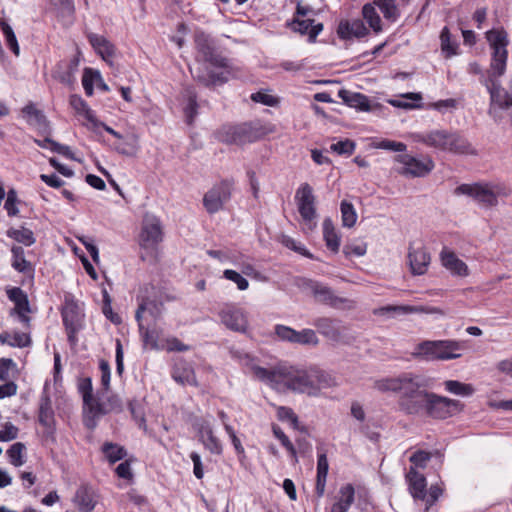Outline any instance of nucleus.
I'll use <instances>...</instances> for the list:
<instances>
[{"mask_svg":"<svg viewBox=\"0 0 512 512\" xmlns=\"http://www.w3.org/2000/svg\"><path fill=\"white\" fill-rule=\"evenodd\" d=\"M373 387L382 392L400 393L398 407L406 415H426L444 420L463 410L464 404L428 391V380L413 373L385 377L374 381Z\"/></svg>","mask_w":512,"mask_h":512,"instance_id":"f257e3e1","label":"nucleus"},{"mask_svg":"<svg viewBox=\"0 0 512 512\" xmlns=\"http://www.w3.org/2000/svg\"><path fill=\"white\" fill-rule=\"evenodd\" d=\"M486 39L491 49V63L484 84L490 93L489 113L492 114L496 106L501 109L512 107V77L510 80L511 93H509L500 86L497 80L506 71L507 46L509 44L507 32L503 28L491 29L486 32Z\"/></svg>","mask_w":512,"mask_h":512,"instance_id":"f03ea898","label":"nucleus"},{"mask_svg":"<svg viewBox=\"0 0 512 512\" xmlns=\"http://www.w3.org/2000/svg\"><path fill=\"white\" fill-rule=\"evenodd\" d=\"M281 373V386L309 396H316L321 389L328 388L334 384V380L329 374L316 367L298 369L293 366L284 365V370Z\"/></svg>","mask_w":512,"mask_h":512,"instance_id":"7ed1b4c3","label":"nucleus"},{"mask_svg":"<svg viewBox=\"0 0 512 512\" xmlns=\"http://www.w3.org/2000/svg\"><path fill=\"white\" fill-rule=\"evenodd\" d=\"M273 132L270 124L259 119L239 124H226L219 128L216 138L225 144L243 145L255 142Z\"/></svg>","mask_w":512,"mask_h":512,"instance_id":"20e7f679","label":"nucleus"},{"mask_svg":"<svg viewBox=\"0 0 512 512\" xmlns=\"http://www.w3.org/2000/svg\"><path fill=\"white\" fill-rule=\"evenodd\" d=\"M465 349L466 343L457 340H426L417 346L418 354L430 361L458 359Z\"/></svg>","mask_w":512,"mask_h":512,"instance_id":"39448f33","label":"nucleus"},{"mask_svg":"<svg viewBox=\"0 0 512 512\" xmlns=\"http://www.w3.org/2000/svg\"><path fill=\"white\" fill-rule=\"evenodd\" d=\"M61 316L67 332L68 341L70 344L75 345L77 343L76 335L83 326L84 314L72 295L65 296Z\"/></svg>","mask_w":512,"mask_h":512,"instance_id":"423d86ee","label":"nucleus"},{"mask_svg":"<svg viewBox=\"0 0 512 512\" xmlns=\"http://www.w3.org/2000/svg\"><path fill=\"white\" fill-rule=\"evenodd\" d=\"M394 160L401 164L398 173L410 178L425 177L435 166L430 158L419 159L409 154L396 155Z\"/></svg>","mask_w":512,"mask_h":512,"instance_id":"0eeeda50","label":"nucleus"},{"mask_svg":"<svg viewBox=\"0 0 512 512\" xmlns=\"http://www.w3.org/2000/svg\"><path fill=\"white\" fill-rule=\"evenodd\" d=\"M233 183L229 180L214 185L203 197V205L209 214L220 211L231 198Z\"/></svg>","mask_w":512,"mask_h":512,"instance_id":"6e6552de","label":"nucleus"},{"mask_svg":"<svg viewBox=\"0 0 512 512\" xmlns=\"http://www.w3.org/2000/svg\"><path fill=\"white\" fill-rule=\"evenodd\" d=\"M454 194L471 197L485 207H494L498 204L492 193L491 183L461 184L455 188Z\"/></svg>","mask_w":512,"mask_h":512,"instance_id":"1a4fd4ad","label":"nucleus"},{"mask_svg":"<svg viewBox=\"0 0 512 512\" xmlns=\"http://www.w3.org/2000/svg\"><path fill=\"white\" fill-rule=\"evenodd\" d=\"M295 199L303 221L312 229L315 227L313 221L316 218L315 196L312 187L308 183L302 184L296 191Z\"/></svg>","mask_w":512,"mask_h":512,"instance_id":"9d476101","label":"nucleus"},{"mask_svg":"<svg viewBox=\"0 0 512 512\" xmlns=\"http://www.w3.org/2000/svg\"><path fill=\"white\" fill-rule=\"evenodd\" d=\"M7 296L14 303L9 315L16 317L26 329H29L31 317L28 314L31 312V308L27 294L21 288L13 287L7 290Z\"/></svg>","mask_w":512,"mask_h":512,"instance_id":"9b49d317","label":"nucleus"},{"mask_svg":"<svg viewBox=\"0 0 512 512\" xmlns=\"http://www.w3.org/2000/svg\"><path fill=\"white\" fill-rule=\"evenodd\" d=\"M195 47L198 55L204 62L210 63L215 67L229 68V60L215 52L213 42L208 35L198 33L195 36Z\"/></svg>","mask_w":512,"mask_h":512,"instance_id":"f8f14e48","label":"nucleus"},{"mask_svg":"<svg viewBox=\"0 0 512 512\" xmlns=\"http://www.w3.org/2000/svg\"><path fill=\"white\" fill-rule=\"evenodd\" d=\"M140 246L153 248L162 241L163 233L159 218L152 214H145L140 233Z\"/></svg>","mask_w":512,"mask_h":512,"instance_id":"ddd939ff","label":"nucleus"},{"mask_svg":"<svg viewBox=\"0 0 512 512\" xmlns=\"http://www.w3.org/2000/svg\"><path fill=\"white\" fill-rule=\"evenodd\" d=\"M412 313H425L437 314L443 316L445 313L439 307L434 306H410V305H387L374 309L373 314L379 316H387L394 318L399 315L412 314Z\"/></svg>","mask_w":512,"mask_h":512,"instance_id":"4468645a","label":"nucleus"},{"mask_svg":"<svg viewBox=\"0 0 512 512\" xmlns=\"http://www.w3.org/2000/svg\"><path fill=\"white\" fill-rule=\"evenodd\" d=\"M219 317L228 329L236 332H245L248 327L247 316L244 311L234 305H226L219 312Z\"/></svg>","mask_w":512,"mask_h":512,"instance_id":"2eb2a0df","label":"nucleus"},{"mask_svg":"<svg viewBox=\"0 0 512 512\" xmlns=\"http://www.w3.org/2000/svg\"><path fill=\"white\" fill-rule=\"evenodd\" d=\"M313 324L320 334L335 342L341 341L346 331L341 321L334 318L320 317Z\"/></svg>","mask_w":512,"mask_h":512,"instance_id":"dca6fc26","label":"nucleus"},{"mask_svg":"<svg viewBox=\"0 0 512 512\" xmlns=\"http://www.w3.org/2000/svg\"><path fill=\"white\" fill-rule=\"evenodd\" d=\"M88 40L96 53L110 66L113 65V58L116 53L115 46L104 36L90 33Z\"/></svg>","mask_w":512,"mask_h":512,"instance_id":"f3484780","label":"nucleus"},{"mask_svg":"<svg viewBox=\"0 0 512 512\" xmlns=\"http://www.w3.org/2000/svg\"><path fill=\"white\" fill-rule=\"evenodd\" d=\"M408 259L412 274L423 275L426 273L430 264V255L423 247L416 249L410 247Z\"/></svg>","mask_w":512,"mask_h":512,"instance_id":"a211bd4d","label":"nucleus"},{"mask_svg":"<svg viewBox=\"0 0 512 512\" xmlns=\"http://www.w3.org/2000/svg\"><path fill=\"white\" fill-rule=\"evenodd\" d=\"M289 27L301 35L307 34L310 42H314L318 34L323 30L322 23H314L313 19H304L295 17L289 24Z\"/></svg>","mask_w":512,"mask_h":512,"instance_id":"6ab92c4d","label":"nucleus"},{"mask_svg":"<svg viewBox=\"0 0 512 512\" xmlns=\"http://www.w3.org/2000/svg\"><path fill=\"white\" fill-rule=\"evenodd\" d=\"M199 437L204 446L213 454H221L222 445L219 439L214 435L212 426L207 421L197 423Z\"/></svg>","mask_w":512,"mask_h":512,"instance_id":"aec40b11","label":"nucleus"},{"mask_svg":"<svg viewBox=\"0 0 512 512\" xmlns=\"http://www.w3.org/2000/svg\"><path fill=\"white\" fill-rule=\"evenodd\" d=\"M311 290L314 297L321 303L330 305L332 307H339L341 304L347 302V299L338 297L334 294L331 288L320 284L318 282H314L311 285Z\"/></svg>","mask_w":512,"mask_h":512,"instance_id":"412c9836","label":"nucleus"},{"mask_svg":"<svg viewBox=\"0 0 512 512\" xmlns=\"http://www.w3.org/2000/svg\"><path fill=\"white\" fill-rule=\"evenodd\" d=\"M406 479L409 483V491L414 499H426V478L414 467H410Z\"/></svg>","mask_w":512,"mask_h":512,"instance_id":"4be33fe9","label":"nucleus"},{"mask_svg":"<svg viewBox=\"0 0 512 512\" xmlns=\"http://www.w3.org/2000/svg\"><path fill=\"white\" fill-rule=\"evenodd\" d=\"M122 401L117 395H110L105 401L96 400L90 410V414L93 418H97L106 415L110 412H121Z\"/></svg>","mask_w":512,"mask_h":512,"instance_id":"5701e85b","label":"nucleus"},{"mask_svg":"<svg viewBox=\"0 0 512 512\" xmlns=\"http://www.w3.org/2000/svg\"><path fill=\"white\" fill-rule=\"evenodd\" d=\"M74 502L81 512H92L96 505L94 489L89 485H81L76 491Z\"/></svg>","mask_w":512,"mask_h":512,"instance_id":"b1692460","label":"nucleus"},{"mask_svg":"<svg viewBox=\"0 0 512 512\" xmlns=\"http://www.w3.org/2000/svg\"><path fill=\"white\" fill-rule=\"evenodd\" d=\"M191 72L194 79L206 87L224 84L228 81V70L217 73L214 71H208L207 69L203 71L201 68H197L195 71L191 69Z\"/></svg>","mask_w":512,"mask_h":512,"instance_id":"393cba45","label":"nucleus"},{"mask_svg":"<svg viewBox=\"0 0 512 512\" xmlns=\"http://www.w3.org/2000/svg\"><path fill=\"white\" fill-rule=\"evenodd\" d=\"M449 132L445 130H435L428 133L418 134L417 141L436 149L446 151Z\"/></svg>","mask_w":512,"mask_h":512,"instance_id":"a878e982","label":"nucleus"},{"mask_svg":"<svg viewBox=\"0 0 512 512\" xmlns=\"http://www.w3.org/2000/svg\"><path fill=\"white\" fill-rule=\"evenodd\" d=\"M284 365H279L274 369H266L260 366H254L252 368L254 376L264 382L269 383L271 386L277 388L282 384V373Z\"/></svg>","mask_w":512,"mask_h":512,"instance_id":"bb28decb","label":"nucleus"},{"mask_svg":"<svg viewBox=\"0 0 512 512\" xmlns=\"http://www.w3.org/2000/svg\"><path fill=\"white\" fill-rule=\"evenodd\" d=\"M441 261L443 266L454 275H468L467 265L461 259H459L454 252L443 249L441 252Z\"/></svg>","mask_w":512,"mask_h":512,"instance_id":"cd10ccee","label":"nucleus"},{"mask_svg":"<svg viewBox=\"0 0 512 512\" xmlns=\"http://www.w3.org/2000/svg\"><path fill=\"white\" fill-rule=\"evenodd\" d=\"M338 96L349 107L356 108L360 111L370 110L369 99L364 94L352 92L346 89H341L338 92Z\"/></svg>","mask_w":512,"mask_h":512,"instance_id":"c85d7f7f","label":"nucleus"},{"mask_svg":"<svg viewBox=\"0 0 512 512\" xmlns=\"http://www.w3.org/2000/svg\"><path fill=\"white\" fill-rule=\"evenodd\" d=\"M38 421L43 427L48 429L54 426L55 418L52 401L46 392H43L40 397Z\"/></svg>","mask_w":512,"mask_h":512,"instance_id":"c756f323","label":"nucleus"},{"mask_svg":"<svg viewBox=\"0 0 512 512\" xmlns=\"http://www.w3.org/2000/svg\"><path fill=\"white\" fill-rule=\"evenodd\" d=\"M0 343L10 347L25 348L31 345L32 340L28 333L7 331L0 333Z\"/></svg>","mask_w":512,"mask_h":512,"instance_id":"7c9ffc66","label":"nucleus"},{"mask_svg":"<svg viewBox=\"0 0 512 512\" xmlns=\"http://www.w3.org/2000/svg\"><path fill=\"white\" fill-rule=\"evenodd\" d=\"M329 464L325 453L318 455L317 475H316V494L320 498L324 495L326 479L328 475Z\"/></svg>","mask_w":512,"mask_h":512,"instance_id":"2f4dec72","label":"nucleus"},{"mask_svg":"<svg viewBox=\"0 0 512 512\" xmlns=\"http://www.w3.org/2000/svg\"><path fill=\"white\" fill-rule=\"evenodd\" d=\"M50 4L56 16L67 23H71L75 6L73 0H50Z\"/></svg>","mask_w":512,"mask_h":512,"instance_id":"473e14b6","label":"nucleus"},{"mask_svg":"<svg viewBox=\"0 0 512 512\" xmlns=\"http://www.w3.org/2000/svg\"><path fill=\"white\" fill-rule=\"evenodd\" d=\"M446 151L456 154H474V150L467 139L457 133H450L448 136Z\"/></svg>","mask_w":512,"mask_h":512,"instance_id":"72a5a7b5","label":"nucleus"},{"mask_svg":"<svg viewBox=\"0 0 512 512\" xmlns=\"http://www.w3.org/2000/svg\"><path fill=\"white\" fill-rule=\"evenodd\" d=\"M172 378L182 385H196L193 369L185 362L177 363L172 370Z\"/></svg>","mask_w":512,"mask_h":512,"instance_id":"f704fd0d","label":"nucleus"},{"mask_svg":"<svg viewBox=\"0 0 512 512\" xmlns=\"http://www.w3.org/2000/svg\"><path fill=\"white\" fill-rule=\"evenodd\" d=\"M120 142L116 143L114 148L115 150L124 156L134 157L139 150V141L138 136L135 134H129L127 136H122V139H119Z\"/></svg>","mask_w":512,"mask_h":512,"instance_id":"c9c22d12","label":"nucleus"},{"mask_svg":"<svg viewBox=\"0 0 512 512\" xmlns=\"http://www.w3.org/2000/svg\"><path fill=\"white\" fill-rule=\"evenodd\" d=\"M323 237L328 249L337 253L340 247V238L330 218H325L323 221Z\"/></svg>","mask_w":512,"mask_h":512,"instance_id":"e433bc0d","label":"nucleus"},{"mask_svg":"<svg viewBox=\"0 0 512 512\" xmlns=\"http://www.w3.org/2000/svg\"><path fill=\"white\" fill-rule=\"evenodd\" d=\"M69 103L76 113L83 115L93 126L98 125V120L96 119L94 112L80 96L71 95Z\"/></svg>","mask_w":512,"mask_h":512,"instance_id":"4c0bfd02","label":"nucleus"},{"mask_svg":"<svg viewBox=\"0 0 512 512\" xmlns=\"http://www.w3.org/2000/svg\"><path fill=\"white\" fill-rule=\"evenodd\" d=\"M184 97L187 99V104L184 107V114L186 116L187 123L191 125L197 115V94L193 88L188 87L184 91Z\"/></svg>","mask_w":512,"mask_h":512,"instance_id":"58836bf2","label":"nucleus"},{"mask_svg":"<svg viewBox=\"0 0 512 512\" xmlns=\"http://www.w3.org/2000/svg\"><path fill=\"white\" fill-rule=\"evenodd\" d=\"M78 390L82 395L84 406L87 407L90 412L91 407L97 400L93 396L92 379L90 377L81 378L78 382Z\"/></svg>","mask_w":512,"mask_h":512,"instance_id":"ea45409f","label":"nucleus"},{"mask_svg":"<svg viewBox=\"0 0 512 512\" xmlns=\"http://www.w3.org/2000/svg\"><path fill=\"white\" fill-rule=\"evenodd\" d=\"M7 236L26 246H31L35 243V237L32 230L25 227H21L19 229L10 228L7 231Z\"/></svg>","mask_w":512,"mask_h":512,"instance_id":"a19ab883","label":"nucleus"},{"mask_svg":"<svg viewBox=\"0 0 512 512\" xmlns=\"http://www.w3.org/2000/svg\"><path fill=\"white\" fill-rule=\"evenodd\" d=\"M446 391L459 396H471L475 389L471 384L462 383L457 380H447L444 382Z\"/></svg>","mask_w":512,"mask_h":512,"instance_id":"79ce46f5","label":"nucleus"},{"mask_svg":"<svg viewBox=\"0 0 512 512\" xmlns=\"http://www.w3.org/2000/svg\"><path fill=\"white\" fill-rule=\"evenodd\" d=\"M102 451L111 463H115L126 457L127 452L123 446L106 442L102 446Z\"/></svg>","mask_w":512,"mask_h":512,"instance_id":"37998d69","label":"nucleus"},{"mask_svg":"<svg viewBox=\"0 0 512 512\" xmlns=\"http://www.w3.org/2000/svg\"><path fill=\"white\" fill-rule=\"evenodd\" d=\"M13 255L12 266L18 272H27L31 269V264L25 259L24 249L21 246H12Z\"/></svg>","mask_w":512,"mask_h":512,"instance_id":"c03bdc74","label":"nucleus"},{"mask_svg":"<svg viewBox=\"0 0 512 512\" xmlns=\"http://www.w3.org/2000/svg\"><path fill=\"white\" fill-rule=\"evenodd\" d=\"M0 29L4 35L7 46L16 56H18L20 54V48L12 27L5 20H1Z\"/></svg>","mask_w":512,"mask_h":512,"instance_id":"a18cd8bd","label":"nucleus"},{"mask_svg":"<svg viewBox=\"0 0 512 512\" xmlns=\"http://www.w3.org/2000/svg\"><path fill=\"white\" fill-rule=\"evenodd\" d=\"M342 225L351 228L357 221V213L351 203L343 200L340 205Z\"/></svg>","mask_w":512,"mask_h":512,"instance_id":"49530a36","label":"nucleus"},{"mask_svg":"<svg viewBox=\"0 0 512 512\" xmlns=\"http://www.w3.org/2000/svg\"><path fill=\"white\" fill-rule=\"evenodd\" d=\"M152 306H154L152 301H143L142 303L139 304V306L136 310V314H135V318L138 322L139 331H140L141 335L143 336L145 342H147L148 339H150V336H149V330L147 328H145L142 323V314L145 311H149L152 314Z\"/></svg>","mask_w":512,"mask_h":512,"instance_id":"de8ad7c7","label":"nucleus"},{"mask_svg":"<svg viewBox=\"0 0 512 512\" xmlns=\"http://www.w3.org/2000/svg\"><path fill=\"white\" fill-rule=\"evenodd\" d=\"M364 19L369 26L375 31H381V19L376 9L371 4H365L362 9Z\"/></svg>","mask_w":512,"mask_h":512,"instance_id":"09e8293b","label":"nucleus"},{"mask_svg":"<svg viewBox=\"0 0 512 512\" xmlns=\"http://www.w3.org/2000/svg\"><path fill=\"white\" fill-rule=\"evenodd\" d=\"M23 113L29 118L33 119L34 123L40 128H47L48 122L43 112L36 108L32 103L23 108Z\"/></svg>","mask_w":512,"mask_h":512,"instance_id":"8fccbe9b","label":"nucleus"},{"mask_svg":"<svg viewBox=\"0 0 512 512\" xmlns=\"http://www.w3.org/2000/svg\"><path fill=\"white\" fill-rule=\"evenodd\" d=\"M25 449V445L21 442H16L10 446L7 450V455L12 465L19 467L24 464L23 452Z\"/></svg>","mask_w":512,"mask_h":512,"instance_id":"3c124183","label":"nucleus"},{"mask_svg":"<svg viewBox=\"0 0 512 512\" xmlns=\"http://www.w3.org/2000/svg\"><path fill=\"white\" fill-rule=\"evenodd\" d=\"M381 10L383 16L391 21H395L399 15L395 0H376L375 2Z\"/></svg>","mask_w":512,"mask_h":512,"instance_id":"603ef678","label":"nucleus"},{"mask_svg":"<svg viewBox=\"0 0 512 512\" xmlns=\"http://www.w3.org/2000/svg\"><path fill=\"white\" fill-rule=\"evenodd\" d=\"M277 418L280 421H289L292 427L296 430L303 431L304 428L299 427L298 416L294 413V411L290 407L279 406L277 407Z\"/></svg>","mask_w":512,"mask_h":512,"instance_id":"864d4df0","label":"nucleus"},{"mask_svg":"<svg viewBox=\"0 0 512 512\" xmlns=\"http://www.w3.org/2000/svg\"><path fill=\"white\" fill-rule=\"evenodd\" d=\"M128 408L138 426L140 428L146 429V419L142 404L137 400H131L128 403Z\"/></svg>","mask_w":512,"mask_h":512,"instance_id":"5fc2aeb1","label":"nucleus"},{"mask_svg":"<svg viewBox=\"0 0 512 512\" xmlns=\"http://www.w3.org/2000/svg\"><path fill=\"white\" fill-rule=\"evenodd\" d=\"M96 79H100L99 71L93 70L91 68L84 69L82 85L87 96L93 95V83L96 81Z\"/></svg>","mask_w":512,"mask_h":512,"instance_id":"6e6d98bb","label":"nucleus"},{"mask_svg":"<svg viewBox=\"0 0 512 512\" xmlns=\"http://www.w3.org/2000/svg\"><path fill=\"white\" fill-rule=\"evenodd\" d=\"M319 339L312 329H303L302 331H296L294 343L302 345H317Z\"/></svg>","mask_w":512,"mask_h":512,"instance_id":"4d7b16f0","label":"nucleus"},{"mask_svg":"<svg viewBox=\"0 0 512 512\" xmlns=\"http://www.w3.org/2000/svg\"><path fill=\"white\" fill-rule=\"evenodd\" d=\"M441 48L447 57L456 54L457 45L451 41V34L447 27H444L440 34Z\"/></svg>","mask_w":512,"mask_h":512,"instance_id":"13d9d810","label":"nucleus"},{"mask_svg":"<svg viewBox=\"0 0 512 512\" xmlns=\"http://www.w3.org/2000/svg\"><path fill=\"white\" fill-rule=\"evenodd\" d=\"M20 203L17 192L15 189H9L7 192V198L4 204V208L7 211L8 216L14 217L19 214L17 204Z\"/></svg>","mask_w":512,"mask_h":512,"instance_id":"bf43d9fd","label":"nucleus"},{"mask_svg":"<svg viewBox=\"0 0 512 512\" xmlns=\"http://www.w3.org/2000/svg\"><path fill=\"white\" fill-rule=\"evenodd\" d=\"M355 146L352 140L345 139L331 144L330 150L339 155H351L355 150Z\"/></svg>","mask_w":512,"mask_h":512,"instance_id":"052dcab7","label":"nucleus"},{"mask_svg":"<svg viewBox=\"0 0 512 512\" xmlns=\"http://www.w3.org/2000/svg\"><path fill=\"white\" fill-rule=\"evenodd\" d=\"M340 498L338 500L339 503L350 508L352 503L354 502L355 497V489L352 484H346L342 486L339 490Z\"/></svg>","mask_w":512,"mask_h":512,"instance_id":"680f3d73","label":"nucleus"},{"mask_svg":"<svg viewBox=\"0 0 512 512\" xmlns=\"http://www.w3.org/2000/svg\"><path fill=\"white\" fill-rule=\"evenodd\" d=\"M223 276L226 279L234 282L239 290H246L249 287V282L247 281V279H245L241 274H239L235 270L226 269L223 272Z\"/></svg>","mask_w":512,"mask_h":512,"instance_id":"e2e57ef3","label":"nucleus"},{"mask_svg":"<svg viewBox=\"0 0 512 512\" xmlns=\"http://www.w3.org/2000/svg\"><path fill=\"white\" fill-rule=\"evenodd\" d=\"M71 71L65 69L64 65L60 62L52 71V77L63 84H70L72 82Z\"/></svg>","mask_w":512,"mask_h":512,"instance_id":"0e129e2a","label":"nucleus"},{"mask_svg":"<svg viewBox=\"0 0 512 512\" xmlns=\"http://www.w3.org/2000/svg\"><path fill=\"white\" fill-rule=\"evenodd\" d=\"M19 429L11 422H6L3 425V430H0V441L9 442L18 437Z\"/></svg>","mask_w":512,"mask_h":512,"instance_id":"69168bd1","label":"nucleus"},{"mask_svg":"<svg viewBox=\"0 0 512 512\" xmlns=\"http://www.w3.org/2000/svg\"><path fill=\"white\" fill-rule=\"evenodd\" d=\"M273 434L274 436L281 442V444L290 452L292 456H296V450L292 442L289 440V438L285 435V433L282 431V429L274 425L273 428Z\"/></svg>","mask_w":512,"mask_h":512,"instance_id":"338daca9","label":"nucleus"},{"mask_svg":"<svg viewBox=\"0 0 512 512\" xmlns=\"http://www.w3.org/2000/svg\"><path fill=\"white\" fill-rule=\"evenodd\" d=\"M250 98L253 102L261 103L266 106L273 107L278 104V99L276 97L261 91L252 93Z\"/></svg>","mask_w":512,"mask_h":512,"instance_id":"774afa93","label":"nucleus"}]
</instances>
